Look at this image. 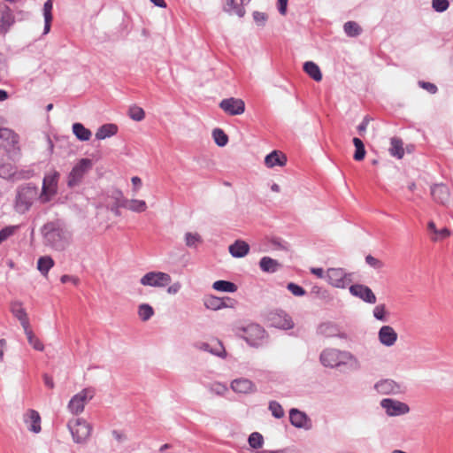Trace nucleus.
I'll return each instance as SVG.
<instances>
[{"mask_svg": "<svg viewBox=\"0 0 453 453\" xmlns=\"http://www.w3.org/2000/svg\"><path fill=\"white\" fill-rule=\"evenodd\" d=\"M129 117L135 121H142L145 117V112L142 108L133 105L128 111Z\"/></svg>", "mask_w": 453, "mask_h": 453, "instance_id": "50", "label": "nucleus"}, {"mask_svg": "<svg viewBox=\"0 0 453 453\" xmlns=\"http://www.w3.org/2000/svg\"><path fill=\"white\" fill-rule=\"evenodd\" d=\"M319 362L324 367L330 369L356 372L361 368V363L354 354L336 348L324 349L320 352Z\"/></svg>", "mask_w": 453, "mask_h": 453, "instance_id": "1", "label": "nucleus"}, {"mask_svg": "<svg viewBox=\"0 0 453 453\" xmlns=\"http://www.w3.org/2000/svg\"><path fill=\"white\" fill-rule=\"evenodd\" d=\"M74 443L86 444L93 431V426L82 418H73L66 424Z\"/></svg>", "mask_w": 453, "mask_h": 453, "instance_id": "3", "label": "nucleus"}, {"mask_svg": "<svg viewBox=\"0 0 453 453\" xmlns=\"http://www.w3.org/2000/svg\"><path fill=\"white\" fill-rule=\"evenodd\" d=\"M226 301H230V298H220L215 296H205L203 299L205 308L211 311L231 307L232 305L228 304Z\"/></svg>", "mask_w": 453, "mask_h": 453, "instance_id": "24", "label": "nucleus"}, {"mask_svg": "<svg viewBox=\"0 0 453 453\" xmlns=\"http://www.w3.org/2000/svg\"><path fill=\"white\" fill-rule=\"evenodd\" d=\"M228 251L234 257H244L250 251V245L245 241L236 240L228 247Z\"/></svg>", "mask_w": 453, "mask_h": 453, "instance_id": "29", "label": "nucleus"}, {"mask_svg": "<svg viewBox=\"0 0 453 453\" xmlns=\"http://www.w3.org/2000/svg\"><path fill=\"white\" fill-rule=\"evenodd\" d=\"M288 290H289L295 296H303L305 295V290L301 286L290 282L287 286Z\"/></svg>", "mask_w": 453, "mask_h": 453, "instance_id": "54", "label": "nucleus"}, {"mask_svg": "<svg viewBox=\"0 0 453 453\" xmlns=\"http://www.w3.org/2000/svg\"><path fill=\"white\" fill-rule=\"evenodd\" d=\"M185 244L188 248L196 249L202 243V236L198 233L187 232L184 235Z\"/></svg>", "mask_w": 453, "mask_h": 453, "instance_id": "39", "label": "nucleus"}, {"mask_svg": "<svg viewBox=\"0 0 453 453\" xmlns=\"http://www.w3.org/2000/svg\"><path fill=\"white\" fill-rule=\"evenodd\" d=\"M231 389L237 394L250 395L257 391L256 384L247 378H237L231 381Z\"/></svg>", "mask_w": 453, "mask_h": 453, "instance_id": "16", "label": "nucleus"}, {"mask_svg": "<svg viewBox=\"0 0 453 453\" xmlns=\"http://www.w3.org/2000/svg\"><path fill=\"white\" fill-rule=\"evenodd\" d=\"M210 354L222 359H225L227 357V352L222 342L219 341V339H214L211 341Z\"/></svg>", "mask_w": 453, "mask_h": 453, "instance_id": "37", "label": "nucleus"}, {"mask_svg": "<svg viewBox=\"0 0 453 453\" xmlns=\"http://www.w3.org/2000/svg\"><path fill=\"white\" fill-rule=\"evenodd\" d=\"M431 196L437 203L445 204L449 200V188L442 184L435 185L431 188Z\"/></svg>", "mask_w": 453, "mask_h": 453, "instance_id": "30", "label": "nucleus"}, {"mask_svg": "<svg viewBox=\"0 0 453 453\" xmlns=\"http://www.w3.org/2000/svg\"><path fill=\"white\" fill-rule=\"evenodd\" d=\"M210 391L217 395H224L227 392V387L220 382L212 383Z\"/></svg>", "mask_w": 453, "mask_h": 453, "instance_id": "52", "label": "nucleus"}, {"mask_svg": "<svg viewBox=\"0 0 453 453\" xmlns=\"http://www.w3.org/2000/svg\"><path fill=\"white\" fill-rule=\"evenodd\" d=\"M369 122L370 119L368 117H365L362 122L358 125L357 130L361 135L365 132Z\"/></svg>", "mask_w": 453, "mask_h": 453, "instance_id": "61", "label": "nucleus"}, {"mask_svg": "<svg viewBox=\"0 0 453 453\" xmlns=\"http://www.w3.org/2000/svg\"><path fill=\"white\" fill-rule=\"evenodd\" d=\"M180 288L181 284L179 281H177L168 287L167 293L170 295H175L180 291Z\"/></svg>", "mask_w": 453, "mask_h": 453, "instance_id": "60", "label": "nucleus"}, {"mask_svg": "<svg viewBox=\"0 0 453 453\" xmlns=\"http://www.w3.org/2000/svg\"><path fill=\"white\" fill-rule=\"evenodd\" d=\"M249 444L252 449H260L264 444V438L260 433L254 432L250 434L248 439Z\"/></svg>", "mask_w": 453, "mask_h": 453, "instance_id": "48", "label": "nucleus"}, {"mask_svg": "<svg viewBox=\"0 0 453 453\" xmlns=\"http://www.w3.org/2000/svg\"><path fill=\"white\" fill-rule=\"evenodd\" d=\"M211 345V342H196L194 346L198 350L210 353Z\"/></svg>", "mask_w": 453, "mask_h": 453, "instance_id": "57", "label": "nucleus"}, {"mask_svg": "<svg viewBox=\"0 0 453 453\" xmlns=\"http://www.w3.org/2000/svg\"><path fill=\"white\" fill-rule=\"evenodd\" d=\"M289 420L292 426L297 428L309 429L310 428V419L307 415L297 410L291 409L289 411Z\"/></svg>", "mask_w": 453, "mask_h": 453, "instance_id": "22", "label": "nucleus"}, {"mask_svg": "<svg viewBox=\"0 0 453 453\" xmlns=\"http://www.w3.org/2000/svg\"><path fill=\"white\" fill-rule=\"evenodd\" d=\"M117 194L120 196V201L118 203V207L126 208L134 212H143L147 210V203L144 200L131 199L128 200L123 196L121 191H118Z\"/></svg>", "mask_w": 453, "mask_h": 453, "instance_id": "19", "label": "nucleus"}, {"mask_svg": "<svg viewBox=\"0 0 453 453\" xmlns=\"http://www.w3.org/2000/svg\"><path fill=\"white\" fill-rule=\"evenodd\" d=\"M112 435L115 438V440H117L118 441H122L126 440L125 434L120 431L113 430Z\"/></svg>", "mask_w": 453, "mask_h": 453, "instance_id": "64", "label": "nucleus"}, {"mask_svg": "<svg viewBox=\"0 0 453 453\" xmlns=\"http://www.w3.org/2000/svg\"><path fill=\"white\" fill-rule=\"evenodd\" d=\"M60 174L53 170L45 174L42 180V191L39 194V201L42 203H49L58 194Z\"/></svg>", "mask_w": 453, "mask_h": 453, "instance_id": "6", "label": "nucleus"}, {"mask_svg": "<svg viewBox=\"0 0 453 453\" xmlns=\"http://www.w3.org/2000/svg\"><path fill=\"white\" fill-rule=\"evenodd\" d=\"M344 33L349 37H357L361 32L362 28L355 21H348L343 25Z\"/></svg>", "mask_w": 453, "mask_h": 453, "instance_id": "42", "label": "nucleus"}, {"mask_svg": "<svg viewBox=\"0 0 453 453\" xmlns=\"http://www.w3.org/2000/svg\"><path fill=\"white\" fill-rule=\"evenodd\" d=\"M42 234L44 244L55 250H65L71 243V233L58 222L45 224Z\"/></svg>", "mask_w": 453, "mask_h": 453, "instance_id": "2", "label": "nucleus"}, {"mask_svg": "<svg viewBox=\"0 0 453 453\" xmlns=\"http://www.w3.org/2000/svg\"><path fill=\"white\" fill-rule=\"evenodd\" d=\"M234 333L248 344L256 347L261 344L265 335V331L258 324L255 323L236 326L234 327Z\"/></svg>", "mask_w": 453, "mask_h": 453, "instance_id": "5", "label": "nucleus"}, {"mask_svg": "<svg viewBox=\"0 0 453 453\" xmlns=\"http://www.w3.org/2000/svg\"><path fill=\"white\" fill-rule=\"evenodd\" d=\"M380 342L387 347L393 346L397 341V334L390 326H383L378 333Z\"/></svg>", "mask_w": 453, "mask_h": 453, "instance_id": "21", "label": "nucleus"}, {"mask_svg": "<svg viewBox=\"0 0 453 453\" xmlns=\"http://www.w3.org/2000/svg\"><path fill=\"white\" fill-rule=\"evenodd\" d=\"M95 390L92 388H87L75 394L70 399L67 404V410L73 415H80L83 412L86 404L94 397Z\"/></svg>", "mask_w": 453, "mask_h": 453, "instance_id": "7", "label": "nucleus"}, {"mask_svg": "<svg viewBox=\"0 0 453 453\" xmlns=\"http://www.w3.org/2000/svg\"><path fill=\"white\" fill-rule=\"evenodd\" d=\"M23 420L27 426L29 431L38 434L41 432V417L38 411L35 410H28L23 415Z\"/></svg>", "mask_w": 453, "mask_h": 453, "instance_id": "20", "label": "nucleus"}, {"mask_svg": "<svg viewBox=\"0 0 453 453\" xmlns=\"http://www.w3.org/2000/svg\"><path fill=\"white\" fill-rule=\"evenodd\" d=\"M54 265L55 263L51 257L43 256L41 257L37 261V269L43 276H47Z\"/></svg>", "mask_w": 453, "mask_h": 453, "instance_id": "36", "label": "nucleus"}, {"mask_svg": "<svg viewBox=\"0 0 453 453\" xmlns=\"http://www.w3.org/2000/svg\"><path fill=\"white\" fill-rule=\"evenodd\" d=\"M212 137L215 143L219 147H224L228 142V137L226 133L220 128H215L212 131Z\"/></svg>", "mask_w": 453, "mask_h": 453, "instance_id": "45", "label": "nucleus"}, {"mask_svg": "<svg viewBox=\"0 0 453 453\" xmlns=\"http://www.w3.org/2000/svg\"><path fill=\"white\" fill-rule=\"evenodd\" d=\"M426 234L434 242H442L450 236V231L447 227L437 229L434 222H429L426 226Z\"/></svg>", "mask_w": 453, "mask_h": 453, "instance_id": "25", "label": "nucleus"}, {"mask_svg": "<svg viewBox=\"0 0 453 453\" xmlns=\"http://www.w3.org/2000/svg\"><path fill=\"white\" fill-rule=\"evenodd\" d=\"M172 281L171 276L164 272L151 271L146 273L141 279L140 283L145 287L165 288Z\"/></svg>", "mask_w": 453, "mask_h": 453, "instance_id": "9", "label": "nucleus"}, {"mask_svg": "<svg viewBox=\"0 0 453 453\" xmlns=\"http://www.w3.org/2000/svg\"><path fill=\"white\" fill-rule=\"evenodd\" d=\"M375 390L381 395H398L403 392V388L392 380H382L374 385Z\"/></svg>", "mask_w": 453, "mask_h": 453, "instance_id": "17", "label": "nucleus"}, {"mask_svg": "<svg viewBox=\"0 0 453 453\" xmlns=\"http://www.w3.org/2000/svg\"><path fill=\"white\" fill-rule=\"evenodd\" d=\"M448 0H432V7L438 12H442L449 8Z\"/></svg>", "mask_w": 453, "mask_h": 453, "instance_id": "53", "label": "nucleus"}, {"mask_svg": "<svg viewBox=\"0 0 453 453\" xmlns=\"http://www.w3.org/2000/svg\"><path fill=\"white\" fill-rule=\"evenodd\" d=\"M253 19L257 24L264 25L265 22L266 21L267 17H266L265 13H264V12H254Z\"/></svg>", "mask_w": 453, "mask_h": 453, "instance_id": "58", "label": "nucleus"}, {"mask_svg": "<svg viewBox=\"0 0 453 453\" xmlns=\"http://www.w3.org/2000/svg\"><path fill=\"white\" fill-rule=\"evenodd\" d=\"M287 164V157L279 150H273L265 157V165L268 168L284 166Z\"/></svg>", "mask_w": 453, "mask_h": 453, "instance_id": "28", "label": "nucleus"}, {"mask_svg": "<svg viewBox=\"0 0 453 453\" xmlns=\"http://www.w3.org/2000/svg\"><path fill=\"white\" fill-rule=\"evenodd\" d=\"M38 198V188L35 186L27 184L19 187L17 190L14 208L18 213L24 214L29 211L34 201Z\"/></svg>", "mask_w": 453, "mask_h": 453, "instance_id": "4", "label": "nucleus"}, {"mask_svg": "<svg viewBox=\"0 0 453 453\" xmlns=\"http://www.w3.org/2000/svg\"><path fill=\"white\" fill-rule=\"evenodd\" d=\"M353 144L355 146V153L353 155V157L357 161H361L365 157V149L363 142L359 138H353Z\"/></svg>", "mask_w": 453, "mask_h": 453, "instance_id": "43", "label": "nucleus"}, {"mask_svg": "<svg viewBox=\"0 0 453 453\" xmlns=\"http://www.w3.org/2000/svg\"><path fill=\"white\" fill-rule=\"evenodd\" d=\"M60 280H61L62 283H67L69 281L73 282V284H77L78 283V279L77 278L70 276V275H67V274L62 275L61 278H60Z\"/></svg>", "mask_w": 453, "mask_h": 453, "instance_id": "63", "label": "nucleus"}, {"mask_svg": "<svg viewBox=\"0 0 453 453\" xmlns=\"http://www.w3.org/2000/svg\"><path fill=\"white\" fill-rule=\"evenodd\" d=\"M92 167L90 159H81L72 169L68 175L67 185L69 187L77 186L82 180L84 174Z\"/></svg>", "mask_w": 453, "mask_h": 453, "instance_id": "12", "label": "nucleus"}, {"mask_svg": "<svg viewBox=\"0 0 453 453\" xmlns=\"http://www.w3.org/2000/svg\"><path fill=\"white\" fill-rule=\"evenodd\" d=\"M0 145L11 157L19 153V135L12 129L6 127L0 128Z\"/></svg>", "mask_w": 453, "mask_h": 453, "instance_id": "8", "label": "nucleus"}, {"mask_svg": "<svg viewBox=\"0 0 453 453\" xmlns=\"http://www.w3.org/2000/svg\"><path fill=\"white\" fill-rule=\"evenodd\" d=\"M72 130L75 137L81 142L89 141L92 136V132L81 123L77 122L73 124Z\"/></svg>", "mask_w": 453, "mask_h": 453, "instance_id": "33", "label": "nucleus"}, {"mask_svg": "<svg viewBox=\"0 0 453 453\" xmlns=\"http://www.w3.org/2000/svg\"><path fill=\"white\" fill-rule=\"evenodd\" d=\"M304 72L314 81H320L322 80L321 71L317 64L312 61H307L303 64Z\"/></svg>", "mask_w": 453, "mask_h": 453, "instance_id": "35", "label": "nucleus"}, {"mask_svg": "<svg viewBox=\"0 0 453 453\" xmlns=\"http://www.w3.org/2000/svg\"><path fill=\"white\" fill-rule=\"evenodd\" d=\"M25 334L27 335L28 343L36 350L42 351L44 349V345L42 342L34 334L30 326L24 330Z\"/></svg>", "mask_w": 453, "mask_h": 453, "instance_id": "41", "label": "nucleus"}, {"mask_svg": "<svg viewBox=\"0 0 453 453\" xmlns=\"http://www.w3.org/2000/svg\"><path fill=\"white\" fill-rule=\"evenodd\" d=\"M118 126L115 124H104L97 129L96 133V138L97 140H104L106 138H110L115 135L118 133Z\"/></svg>", "mask_w": 453, "mask_h": 453, "instance_id": "31", "label": "nucleus"}, {"mask_svg": "<svg viewBox=\"0 0 453 453\" xmlns=\"http://www.w3.org/2000/svg\"><path fill=\"white\" fill-rule=\"evenodd\" d=\"M350 275L342 268H329L326 271V281L334 288H345L351 282Z\"/></svg>", "mask_w": 453, "mask_h": 453, "instance_id": "11", "label": "nucleus"}, {"mask_svg": "<svg viewBox=\"0 0 453 453\" xmlns=\"http://www.w3.org/2000/svg\"><path fill=\"white\" fill-rule=\"evenodd\" d=\"M11 312L20 322L24 330L30 326L27 313L20 302L14 301L11 303Z\"/></svg>", "mask_w": 453, "mask_h": 453, "instance_id": "26", "label": "nucleus"}, {"mask_svg": "<svg viewBox=\"0 0 453 453\" xmlns=\"http://www.w3.org/2000/svg\"><path fill=\"white\" fill-rule=\"evenodd\" d=\"M385 306L383 304L377 305L373 309V316L375 319L380 321H386V316H385Z\"/></svg>", "mask_w": 453, "mask_h": 453, "instance_id": "56", "label": "nucleus"}, {"mask_svg": "<svg viewBox=\"0 0 453 453\" xmlns=\"http://www.w3.org/2000/svg\"><path fill=\"white\" fill-rule=\"evenodd\" d=\"M389 153L391 156L395 157L397 158H402L404 155V150L403 147V142L398 138H392L390 142Z\"/></svg>", "mask_w": 453, "mask_h": 453, "instance_id": "38", "label": "nucleus"}, {"mask_svg": "<svg viewBox=\"0 0 453 453\" xmlns=\"http://www.w3.org/2000/svg\"><path fill=\"white\" fill-rule=\"evenodd\" d=\"M380 406L389 417H396L407 414L409 406L403 402L393 398H384L380 401Z\"/></svg>", "mask_w": 453, "mask_h": 453, "instance_id": "13", "label": "nucleus"}, {"mask_svg": "<svg viewBox=\"0 0 453 453\" xmlns=\"http://www.w3.org/2000/svg\"><path fill=\"white\" fill-rule=\"evenodd\" d=\"M33 175L31 169L17 171L12 163L0 159V177L3 179L18 180L30 179Z\"/></svg>", "mask_w": 453, "mask_h": 453, "instance_id": "10", "label": "nucleus"}, {"mask_svg": "<svg viewBox=\"0 0 453 453\" xmlns=\"http://www.w3.org/2000/svg\"><path fill=\"white\" fill-rule=\"evenodd\" d=\"M52 8L53 1L47 0L43 4L42 14L44 18L43 35H47L50 30V24L52 21Z\"/></svg>", "mask_w": 453, "mask_h": 453, "instance_id": "32", "label": "nucleus"}, {"mask_svg": "<svg viewBox=\"0 0 453 453\" xmlns=\"http://www.w3.org/2000/svg\"><path fill=\"white\" fill-rule=\"evenodd\" d=\"M311 293L315 296L316 298H319L324 302H329L332 300V297L329 292L319 286H314L311 288Z\"/></svg>", "mask_w": 453, "mask_h": 453, "instance_id": "47", "label": "nucleus"}, {"mask_svg": "<svg viewBox=\"0 0 453 453\" xmlns=\"http://www.w3.org/2000/svg\"><path fill=\"white\" fill-rule=\"evenodd\" d=\"M349 292L368 303H375L376 296L370 288L361 284H355L349 287Z\"/></svg>", "mask_w": 453, "mask_h": 453, "instance_id": "18", "label": "nucleus"}, {"mask_svg": "<svg viewBox=\"0 0 453 453\" xmlns=\"http://www.w3.org/2000/svg\"><path fill=\"white\" fill-rule=\"evenodd\" d=\"M318 333L325 337L344 338V335L341 334L338 325L329 321L321 323L318 327Z\"/></svg>", "mask_w": 453, "mask_h": 453, "instance_id": "27", "label": "nucleus"}, {"mask_svg": "<svg viewBox=\"0 0 453 453\" xmlns=\"http://www.w3.org/2000/svg\"><path fill=\"white\" fill-rule=\"evenodd\" d=\"M224 11L226 12H229V13L234 12L239 17H243L245 14L244 9L242 7H239L234 0H226Z\"/></svg>", "mask_w": 453, "mask_h": 453, "instance_id": "46", "label": "nucleus"}, {"mask_svg": "<svg viewBox=\"0 0 453 453\" xmlns=\"http://www.w3.org/2000/svg\"><path fill=\"white\" fill-rule=\"evenodd\" d=\"M365 262L375 269H380L384 266V264L379 260L378 258L372 257V255H368L365 257Z\"/></svg>", "mask_w": 453, "mask_h": 453, "instance_id": "55", "label": "nucleus"}, {"mask_svg": "<svg viewBox=\"0 0 453 453\" xmlns=\"http://www.w3.org/2000/svg\"><path fill=\"white\" fill-rule=\"evenodd\" d=\"M219 107L231 116L241 115L245 111V103L241 98L229 97L219 103Z\"/></svg>", "mask_w": 453, "mask_h": 453, "instance_id": "14", "label": "nucleus"}, {"mask_svg": "<svg viewBox=\"0 0 453 453\" xmlns=\"http://www.w3.org/2000/svg\"><path fill=\"white\" fill-rule=\"evenodd\" d=\"M259 266L263 272L273 273L279 269L280 264L270 257H263L259 261Z\"/></svg>", "mask_w": 453, "mask_h": 453, "instance_id": "34", "label": "nucleus"}, {"mask_svg": "<svg viewBox=\"0 0 453 453\" xmlns=\"http://www.w3.org/2000/svg\"><path fill=\"white\" fill-rule=\"evenodd\" d=\"M311 273L319 279H326V273L322 268H311Z\"/></svg>", "mask_w": 453, "mask_h": 453, "instance_id": "62", "label": "nucleus"}, {"mask_svg": "<svg viewBox=\"0 0 453 453\" xmlns=\"http://www.w3.org/2000/svg\"><path fill=\"white\" fill-rule=\"evenodd\" d=\"M212 288L217 291L234 293L237 287L234 283L227 280H217L213 283Z\"/></svg>", "mask_w": 453, "mask_h": 453, "instance_id": "40", "label": "nucleus"}, {"mask_svg": "<svg viewBox=\"0 0 453 453\" xmlns=\"http://www.w3.org/2000/svg\"><path fill=\"white\" fill-rule=\"evenodd\" d=\"M270 320L272 325L278 328L290 329L294 326L291 318L282 311L273 313Z\"/></svg>", "mask_w": 453, "mask_h": 453, "instance_id": "23", "label": "nucleus"}, {"mask_svg": "<svg viewBox=\"0 0 453 453\" xmlns=\"http://www.w3.org/2000/svg\"><path fill=\"white\" fill-rule=\"evenodd\" d=\"M269 410L272 415L276 418H281L285 415L282 406L276 401H271L269 403Z\"/></svg>", "mask_w": 453, "mask_h": 453, "instance_id": "51", "label": "nucleus"}, {"mask_svg": "<svg viewBox=\"0 0 453 453\" xmlns=\"http://www.w3.org/2000/svg\"><path fill=\"white\" fill-rule=\"evenodd\" d=\"M15 22V17L11 8L4 3H0V35H6Z\"/></svg>", "mask_w": 453, "mask_h": 453, "instance_id": "15", "label": "nucleus"}, {"mask_svg": "<svg viewBox=\"0 0 453 453\" xmlns=\"http://www.w3.org/2000/svg\"><path fill=\"white\" fill-rule=\"evenodd\" d=\"M19 229V226H7L0 230V244L7 241Z\"/></svg>", "mask_w": 453, "mask_h": 453, "instance_id": "49", "label": "nucleus"}, {"mask_svg": "<svg viewBox=\"0 0 453 453\" xmlns=\"http://www.w3.org/2000/svg\"><path fill=\"white\" fill-rule=\"evenodd\" d=\"M153 308L148 303H142L138 306V315L142 321H148L154 315Z\"/></svg>", "mask_w": 453, "mask_h": 453, "instance_id": "44", "label": "nucleus"}, {"mask_svg": "<svg viewBox=\"0 0 453 453\" xmlns=\"http://www.w3.org/2000/svg\"><path fill=\"white\" fill-rule=\"evenodd\" d=\"M288 2V0H278L277 1L278 11L281 15H286V13H287Z\"/></svg>", "mask_w": 453, "mask_h": 453, "instance_id": "59", "label": "nucleus"}]
</instances>
